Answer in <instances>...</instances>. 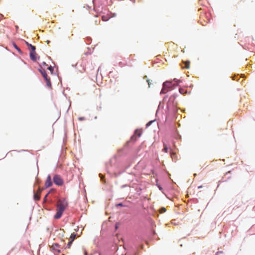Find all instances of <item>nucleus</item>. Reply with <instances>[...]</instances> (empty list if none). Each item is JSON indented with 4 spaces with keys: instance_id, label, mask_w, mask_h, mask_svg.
<instances>
[{
    "instance_id": "8",
    "label": "nucleus",
    "mask_w": 255,
    "mask_h": 255,
    "mask_svg": "<svg viewBox=\"0 0 255 255\" xmlns=\"http://www.w3.org/2000/svg\"><path fill=\"white\" fill-rule=\"evenodd\" d=\"M41 190L39 192H36L35 190L33 191V199L35 201H38L40 200V194Z\"/></svg>"
},
{
    "instance_id": "22",
    "label": "nucleus",
    "mask_w": 255,
    "mask_h": 255,
    "mask_svg": "<svg viewBox=\"0 0 255 255\" xmlns=\"http://www.w3.org/2000/svg\"><path fill=\"white\" fill-rule=\"evenodd\" d=\"M72 242H73L72 241H69L67 244V247L68 248H70L72 244Z\"/></svg>"
},
{
    "instance_id": "23",
    "label": "nucleus",
    "mask_w": 255,
    "mask_h": 255,
    "mask_svg": "<svg viewBox=\"0 0 255 255\" xmlns=\"http://www.w3.org/2000/svg\"><path fill=\"white\" fill-rule=\"evenodd\" d=\"M157 187H158V189H159L161 191H162V192H163V188L161 187V185H159V184H157Z\"/></svg>"
},
{
    "instance_id": "11",
    "label": "nucleus",
    "mask_w": 255,
    "mask_h": 255,
    "mask_svg": "<svg viewBox=\"0 0 255 255\" xmlns=\"http://www.w3.org/2000/svg\"><path fill=\"white\" fill-rule=\"evenodd\" d=\"M59 247L60 246L58 244H53L51 247V249L53 252L56 251V249H59Z\"/></svg>"
},
{
    "instance_id": "33",
    "label": "nucleus",
    "mask_w": 255,
    "mask_h": 255,
    "mask_svg": "<svg viewBox=\"0 0 255 255\" xmlns=\"http://www.w3.org/2000/svg\"><path fill=\"white\" fill-rule=\"evenodd\" d=\"M17 50L18 51H19V52H20V51H20V49L18 47H17Z\"/></svg>"
},
{
    "instance_id": "5",
    "label": "nucleus",
    "mask_w": 255,
    "mask_h": 255,
    "mask_svg": "<svg viewBox=\"0 0 255 255\" xmlns=\"http://www.w3.org/2000/svg\"><path fill=\"white\" fill-rule=\"evenodd\" d=\"M142 133V131L141 129H136L134 131V134L131 137L130 139L131 140L135 141L136 140L137 137H139L141 136Z\"/></svg>"
},
{
    "instance_id": "17",
    "label": "nucleus",
    "mask_w": 255,
    "mask_h": 255,
    "mask_svg": "<svg viewBox=\"0 0 255 255\" xmlns=\"http://www.w3.org/2000/svg\"><path fill=\"white\" fill-rule=\"evenodd\" d=\"M61 252L60 250L59 249H56V251H53L54 254L55 255H58V254Z\"/></svg>"
},
{
    "instance_id": "7",
    "label": "nucleus",
    "mask_w": 255,
    "mask_h": 255,
    "mask_svg": "<svg viewBox=\"0 0 255 255\" xmlns=\"http://www.w3.org/2000/svg\"><path fill=\"white\" fill-rule=\"evenodd\" d=\"M43 78H44L46 82V86L49 87H51V84L50 82V79L49 78L47 75V74H45L44 76H43Z\"/></svg>"
},
{
    "instance_id": "20",
    "label": "nucleus",
    "mask_w": 255,
    "mask_h": 255,
    "mask_svg": "<svg viewBox=\"0 0 255 255\" xmlns=\"http://www.w3.org/2000/svg\"><path fill=\"white\" fill-rule=\"evenodd\" d=\"M39 71L40 72L42 76H44L45 74H46L45 71L43 69H39Z\"/></svg>"
},
{
    "instance_id": "21",
    "label": "nucleus",
    "mask_w": 255,
    "mask_h": 255,
    "mask_svg": "<svg viewBox=\"0 0 255 255\" xmlns=\"http://www.w3.org/2000/svg\"><path fill=\"white\" fill-rule=\"evenodd\" d=\"M47 69L50 71V72H51V73H53V70H54V69L51 66H50L49 67H48Z\"/></svg>"
},
{
    "instance_id": "15",
    "label": "nucleus",
    "mask_w": 255,
    "mask_h": 255,
    "mask_svg": "<svg viewBox=\"0 0 255 255\" xmlns=\"http://www.w3.org/2000/svg\"><path fill=\"white\" fill-rule=\"evenodd\" d=\"M29 49L30 51H35V47L34 46L32 45L31 44H29Z\"/></svg>"
},
{
    "instance_id": "31",
    "label": "nucleus",
    "mask_w": 255,
    "mask_h": 255,
    "mask_svg": "<svg viewBox=\"0 0 255 255\" xmlns=\"http://www.w3.org/2000/svg\"><path fill=\"white\" fill-rule=\"evenodd\" d=\"M118 205L119 206H123V204L121 203H119Z\"/></svg>"
},
{
    "instance_id": "10",
    "label": "nucleus",
    "mask_w": 255,
    "mask_h": 255,
    "mask_svg": "<svg viewBox=\"0 0 255 255\" xmlns=\"http://www.w3.org/2000/svg\"><path fill=\"white\" fill-rule=\"evenodd\" d=\"M163 86L164 87H166V88H171L172 86V85H174V84L173 85L172 84L171 82L170 81H166L163 83Z\"/></svg>"
},
{
    "instance_id": "36",
    "label": "nucleus",
    "mask_w": 255,
    "mask_h": 255,
    "mask_svg": "<svg viewBox=\"0 0 255 255\" xmlns=\"http://www.w3.org/2000/svg\"><path fill=\"white\" fill-rule=\"evenodd\" d=\"M153 235L155 234V231H153Z\"/></svg>"
},
{
    "instance_id": "24",
    "label": "nucleus",
    "mask_w": 255,
    "mask_h": 255,
    "mask_svg": "<svg viewBox=\"0 0 255 255\" xmlns=\"http://www.w3.org/2000/svg\"><path fill=\"white\" fill-rule=\"evenodd\" d=\"M102 20L103 21H106L108 20V18L106 16H102Z\"/></svg>"
},
{
    "instance_id": "34",
    "label": "nucleus",
    "mask_w": 255,
    "mask_h": 255,
    "mask_svg": "<svg viewBox=\"0 0 255 255\" xmlns=\"http://www.w3.org/2000/svg\"><path fill=\"white\" fill-rule=\"evenodd\" d=\"M17 50L18 51H19V52H20V51H20V49L18 47H17Z\"/></svg>"
},
{
    "instance_id": "30",
    "label": "nucleus",
    "mask_w": 255,
    "mask_h": 255,
    "mask_svg": "<svg viewBox=\"0 0 255 255\" xmlns=\"http://www.w3.org/2000/svg\"><path fill=\"white\" fill-rule=\"evenodd\" d=\"M147 83H148V85H149V87H150V85L151 83H150V82L149 81V80H147Z\"/></svg>"
},
{
    "instance_id": "2",
    "label": "nucleus",
    "mask_w": 255,
    "mask_h": 255,
    "mask_svg": "<svg viewBox=\"0 0 255 255\" xmlns=\"http://www.w3.org/2000/svg\"><path fill=\"white\" fill-rule=\"evenodd\" d=\"M68 204L64 199H59L58 201V204H56V207L58 208H63L65 210L67 207Z\"/></svg>"
},
{
    "instance_id": "28",
    "label": "nucleus",
    "mask_w": 255,
    "mask_h": 255,
    "mask_svg": "<svg viewBox=\"0 0 255 255\" xmlns=\"http://www.w3.org/2000/svg\"><path fill=\"white\" fill-rule=\"evenodd\" d=\"M153 122V121H150L149 122H148V123L146 124V126H150Z\"/></svg>"
},
{
    "instance_id": "25",
    "label": "nucleus",
    "mask_w": 255,
    "mask_h": 255,
    "mask_svg": "<svg viewBox=\"0 0 255 255\" xmlns=\"http://www.w3.org/2000/svg\"><path fill=\"white\" fill-rule=\"evenodd\" d=\"M126 255H136V253L135 251H133L131 253H127Z\"/></svg>"
},
{
    "instance_id": "9",
    "label": "nucleus",
    "mask_w": 255,
    "mask_h": 255,
    "mask_svg": "<svg viewBox=\"0 0 255 255\" xmlns=\"http://www.w3.org/2000/svg\"><path fill=\"white\" fill-rule=\"evenodd\" d=\"M30 59L33 61H36L37 60L36 58V53L35 51H30Z\"/></svg>"
},
{
    "instance_id": "29",
    "label": "nucleus",
    "mask_w": 255,
    "mask_h": 255,
    "mask_svg": "<svg viewBox=\"0 0 255 255\" xmlns=\"http://www.w3.org/2000/svg\"><path fill=\"white\" fill-rule=\"evenodd\" d=\"M223 252H217L215 255H219L220 254H222Z\"/></svg>"
},
{
    "instance_id": "12",
    "label": "nucleus",
    "mask_w": 255,
    "mask_h": 255,
    "mask_svg": "<svg viewBox=\"0 0 255 255\" xmlns=\"http://www.w3.org/2000/svg\"><path fill=\"white\" fill-rule=\"evenodd\" d=\"M183 63H184L185 65L184 67H183V68H186V69H189L190 67V61H186L183 62Z\"/></svg>"
},
{
    "instance_id": "26",
    "label": "nucleus",
    "mask_w": 255,
    "mask_h": 255,
    "mask_svg": "<svg viewBox=\"0 0 255 255\" xmlns=\"http://www.w3.org/2000/svg\"><path fill=\"white\" fill-rule=\"evenodd\" d=\"M84 250V255H88L87 252L85 250V249H83Z\"/></svg>"
},
{
    "instance_id": "32",
    "label": "nucleus",
    "mask_w": 255,
    "mask_h": 255,
    "mask_svg": "<svg viewBox=\"0 0 255 255\" xmlns=\"http://www.w3.org/2000/svg\"><path fill=\"white\" fill-rule=\"evenodd\" d=\"M26 45L29 47V43H28V42H26Z\"/></svg>"
},
{
    "instance_id": "1",
    "label": "nucleus",
    "mask_w": 255,
    "mask_h": 255,
    "mask_svg": "<svg viewBox=\"0 0 255 255\" xmlns=\"http://www.w3.org/2000/svg\"><path fill=\"white\" fill-rule=\"evenodd\" d=\"M53 183L58 186H61L63 184V180L61 176L57 174H55L53 177Z\"/></svg>"
},
{
    "instance_id": "6",
    "label": "nucleus",
    "mask_w": 255,
    "mask_h": 255,
    "mask_svg": "<svg viewBox=\"0 0 255 255\" xmlns=\"http://www.w3.org/2000/svg\"><path fill=\"white\" fill-rule=\"evenodd\" d=\"M53 184V182L52 181V177L50 174H49L46 178V180L45 181V186L46 188H48L51 187Z\"/></svg>"
},
{
    "instance_id": "14",
    "label": "nucleus",
    "mask_w": 255,
    "mask_h": 255,
    "mask_svg": "<svg viewBox=\"0 0 255 255\" xmlns=\"http://www.w3.org/2000/svg\"><path fill=\"white\" fill-rule=\"evenodd\" d=\"M166 211V209L165 207H161L159 209V212L160 213L162 214V213H163L164 212H165Z\"/></svg>"
},
{
    "instance_id": "37",
    "label": "nucleus",
    "mask_w": 255,
    "mask_h": 255,
    "mask_svg": "<svg viewBox=\"0 0 255 255\" xmlns=\"http://www.w3.org/2000/svg\"><path fill=\"white\" fill-rule=\"evenodd\" d=\"M15 48H16V49H17V48L18 47H17L16 45H15Z\"/></svg>"
},
{
    "instance_id": "16",
    "label": "nucleus",
    "mask_w": 255,
    "mask_h": 255,
    "mask_svg": "<svg viewBox=\"0 0 255 255\" xmlns=\"http://www.w3.org/2000/svg\"><path fill=\"white\" fill-rule=\"evenodd\" d=\"M167 91L168 90H167V88L166 87H164L163 86V88L160 92V94H165L167 93Z\"/></svg>"
},
{
    "instance_id": "4",
    "label": "nucleus",
    "mask_w": 255,
    "mask_h": 255,
    "mask_svg": "<svg viewBox=\"0 0 255 255\" xmlns=\"http://www.w3.org/2000/svg\"><path fill=\"white\" fill-rule=\"evenodd\" d=\"M64 211L63 208L60 209L56 207V213L54 216V218L56 220L60 219L62 217Z\"/></svg>"
},
{
    "instance_id": "18",
    "label": "nucleus",
    "mask_w": 255,
    "mask_h": 255,
    "mask_svg": "<svg viewBox=\"0 0 255 255\" xmlns=\"http://www.w3.org/2000/svg\"><path fill=\"white\" fill-rule=\"evenodd\" d=\"M171 158L172 159L176 158H177L176 154L174 152H171Z\"/></svg>"
},
{
    "instance_id": "38",
    "label": "nucleus",
    "mask_w": 255,
    "mask_h": 255,
    "mask_svg": "<svg viewBox=\"0 0 255 255\" xmlns=\"http://www.w3.org/2000/svg\"><path fill=\"white\" fill-rule=\"evenodd\" d=\"M43 65H46L45 62H43Z\"/></svg>"
},
{
    "instance_id": "35",
    "label": "nucleus",
    "mask_w": 255,
    "mask_h": 255,
    "mask_svg": "<svg viewBox=\"0 0 255 255\" xmlns=\"http://www.w3.org/2000/svg\"><path fill=\"white\" fill-rule=\"evenodd\" d=\"M174 80V81H175L176 82H177V81H178V80H176V79H174V80Z\"/></svg>"
},
{
    "instance_id": "3",
    "label": "nucleus",
    "mask_w": 255,
    "mask_h": 255,
    "mask_svg": "<svg viewBox=\"0 0 255 255\" xmlns=\"http://www.w3.org/2000/svg\"><path fill=\"white\" fill-rule=\"evenodd\" d=\"M55 190L53 189H51L50 191L46 194V195L45 196L44 198V200L45 202H47L48 203H53L54 201H53L52 199L49 197V194L52 192H55Z\"/></svg>"
},
{
    "instance_id": "27",
    "label": "nucleus",
    "mask_w": 255,
    "mask_h": 255,
    "mask_svg": "<svg viewBox=\"0 0 255 255\" xmlns=\"http://www.w3.org/2000/svg\"><path fill=\"white\" fill-rule=\"evenodd\" d=\"M179 92L181 94H183L184 93V90L183 89H179Z\"/></svg>"
},
{
    "instance_id": "13",
    "label": "nucleus",
    "mask_w": 255,
    "mask_h": 255,
    "mask_svg": "<svg viewBox=\"0 0 255 255\" xmlns=\"http://www.w3.org/2000/svg\"><path fill=\"white\" fill-rule=\"evenodd\" d=\"M99 177L101 178V180L103 183H106V179L104 175L102 173L99 174Z\"/></svg>"
},
{
    "instance_id": "19",
    "label": "nucleus",
    "mask_w": 255,
    "mask_h": 255,
    "mask_svg": "<svg viewBox=\"0 0 255 255\" xmlns=\"http://www.w3.org/2000/svg\"><path fill=\"white\" fill-rule=\"evenodd\" d=\"M163 151L165 152H167L168 151V147L165 144H164V148L163 149Z\"/></svg>"
}]
</instances>
